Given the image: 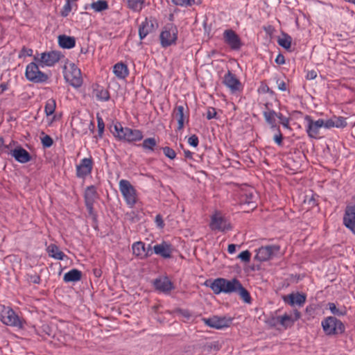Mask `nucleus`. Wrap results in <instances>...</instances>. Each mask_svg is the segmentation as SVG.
I'll return each mask as SVG.
<instances>
[{"label": "nucleus", "mask_w": 355, "mask_h": 355, "mask_svg": "<svg viewBox=\"0 0 355 355\" xmlns=\"http://www.w3.org/2000/svg\"><path fill=\"white\" fill-rule=\"evenodd\" d=\"M93 95L100 101H107L110 99L109 92L103 87L98 86L94 89Z\"/></svg>", "instance_id": "obj_29"}, {"label": "nucleus", "mask_w": 355, "mask_h": 355, "mask_svg": "<svg viewBox=\"0 0 355 355\" xmlns=\"http://www.w3.org/2000/svg\"><path fill=\"white\" fill-rule=\"evenodd\" d=\"M251 254L248 250H245L241 252L238 258H239L241 260L245 262H249L250 260Z\"/></svg>", "instance_id": "obj_45"}, {"label": "nucleus", "mask_w": 355, "mask_h": 355, "mask_svg": "<svg viewBox=\"0 0 355 355\" xmlns=\"http://www.w3.org/2000/svg\"><path fill=\"white\" fill-rule=\"evenodd\" d=\"M132 252L136 257L141 259H144V254H145V244L141 241H137L132 245Z\"/></svg>", "instance_id": "obj_31"}, {"label": "nucleus", "mask_w": 355, "mask_h": 355, "mask_svg": "<svg viewBox=\"0 0 355 355\" xmlns=\"http://www.w3.org/2000/svg\"><path fill=\"white\" fill-rule=\"evenodd\" d=\"M40 277L39 276H34L32 277V282L34 284H40Z\"/></svg>", "instance_id": "obj_61"}, {"label": "nucleus", "mask_w": 355, "mask_h": 355, "mask_svg": "<svg viewBox=\"0 0 355 355\" xmlns=\"http://www.w3.org/2000/svg\"><path fill=\"white\" fill-rule=\"evenodd\" d=\"M53 139L49 135H45L42 139V144L44 148L51 147L53 145Z\"/></svg>", "instance_id": "obj_44"}, {"label": "nucleus", "mask_w": 355, "mask_h": 355, "mask_svg": "<svg viewBox=\"0 0 355 355\" xmlns=\"http://www.w3.org/2000/svg\"><path fill=\"white\" fill-rule=\"evenodd\" d=\"M97 122H98V136L100 137H102L104 128H105V123L103 122V120L101 117L97 116Z\"/></svg>", "instance_id": "obj_48"}, {"label": "nucleus", "mask_w": 355, "mask_h": 355, "mask_svg": "<svg viewBox=\"0 0 355 355\" xmlns=\"http://www.w3.org/2000/svg\"><path fill=\"white\" fill-rule=\"evenodd\" d=\"M113 73L119 79H125L129 74V70L128 66L121 62L114 65Z\"/></svg>", "instance_id": "obj_23"}, {"label": "nucleus", "mask_w": 355, "mask_h": 355, "mask_svg": "<svg viewBox=\"0 0 355 355\" xmlns=\"http://www.w3.org/2000/svg\"><path fill=\"white\" fill-rule=\"evenodd\" d=\"M155 288L163 293H168L173 288V284L166 277L156 279L154 282Z\"/></svg>", "instance_id": "obj_19"}, {"label": "nucleus", "mask_w": 355, "mask_h": 355, "mask_svg": "<svg viewBox=\"0 0 355 355\" xmlns=\"http://www.w3.org/2000/svg\"><path fill=\"white\" fill-rule=\"evenodd\" d=\"M155 223L158 227L163 228L164 223L161 215L158 214L155 216Z\"/></svg>", "instance_id": "obj_53"}, {"label": "nucleus", "mask_w": 355, "mask_h": 355, "mask_svg": "<svg viewBox=\"0 0 355 355\" xmlns=\"http://www.w3.org/2000/svg\"><path fill=\"white\" fill-rule=\"evenodd\" d=\"M163 153L166 157H168L171 159H174L176 157V153L175 150L170 147L166 146L162 148Z\"/></svg>", "instance_id": "obj_41"}, {"label": "nucleus", "mask_w": 355, "mask_h": 355, "mask_svg": "<svg viewBox=\"0 0 355 355\" xmlns=\"http://www.w3.org/2000/svg\"><path fill=\"white\" fill-rule=\"evenodd\" d=\"M275 62L278 64H284L285 63L284 56L282 54H279L275 59Z\"/></svg>", "instance_id": "obj_55"}, {"label": "nucleus", "mask_w": 355, "mask_h": 355, "mask_svg": "<svg viewBox=\"0 0 355 355\" xmlns=\"http://www.w3.org/2000/svg\"><path fill=\"white\" fill-rule=\"evenodd\" d=\"M21 51L28 56L32 55L33 53V50L31 49L23 48Z\"/></svg>", "instance_id": "obj_60"}, {"label": "nucleus", "mask_w": 355, "mask_h": 355, "mask_svg": "<svg viewBox=\"0 0 355 355\" xmlns=\"http://www.w3.org/2000/svg\"><path fill=\"white\" fill-rule=\"evenodd\" d=\"M188 143L189 144V145H191L193 147L198 146V143H199L198 137L196 135H191L188 139Z\"/></svg>", "instance_id": "obj_49"}, {"label": "nucleus", "mask_w": 355, "mask_h": 355, "mask_svg": "<svg viewBox=\"0 0 355 355\" xmlns=\"http://www.w3.org/2000/svg\"><path fill=\"white\" fill-rule=\"evenodd\" d=\"M119 190L126 202L132 208L138 201L137 191L131 183L126 180H121L119 183Z\"/></svg>", "instance_id": "obj_2"}, {"label": "nucleus", "mask_w": 355, "mask_h": 355, "mask_svg": "<svg viewBox=\"0 0 355 355\" xmlns=\"http://www.w3.org/2000/svg\"><path fill=\"white\" fill-rule=\"evenodd\" d=\"M82 277V272L78 269H72L64 275L63 280L65 282H76L80 281Z\"/></svg>", "instance_id": "obj_26"}, {"label": "nucleus", "mask_w": 355, "mask_h": 355, "mask_svg": "<svg viewBox=\"0 0 355 355\" xmlns=\"http://www.w3.org/2000/svg\"><path fill=\"white\" fill-rule=\"evenodd\" d=\"M316 198V195L312 193L310 194H306L303 200V203L305 206H306L307 209H312L318 205Z\"/></svg>", "instance_id": "obj_34"}, {"label": "nucleus", "mask_w": 355, "mask_h": 355, "mask_svg": "<svg viewBox=\"0 0 355 355\" xmlns=\"http://www.w3.org/2000/svg\"><path fill=\"white\" fill-rule=\"evenodd\" d=\"M306 295L297 293H291L287 296L284 297V301L291 306L297 305L299 306H303L306 301Z\"/></svg>", "instance_id": "obj_20"}, {"label": "nucleus", "mask_w": 355, "mask_h": 355, "mask_svg": "<svg viewBox=\"0 0 355 355\" xmlns=\"http://www.w3.org/2000/svg\"><path fill=\"white\" fill-rule=\"evenodd\" d=\"M207 119L210 120L212 119H217V112L216 109L212 107H209L207 111Z\"/></svg>", "instance_id": "obj_47"}, {"label": "nucleus", "mask_w": 355, "mask_h": 355, "mask_svg": "<svg viewBox=\"0 0 355 355\" xmlns=\"http://www.w3.org/2000/svg\"><path fill=\"white\" fill-rule=\"evenodd\" d=\"M65 78L73 87L78 88L82 85L83 78L80 70L74 64L71 65L70 71L65 75Z\"/></svg>", "instance_id": "obj_12"}, {"label": "nucleus", "mask_w": 355, "mask_h": 355, "mask_svg": "<svg viewBox=\"0 0 355 355\" xmlns=\"http://www.w3.org/2000/svg\"><path fill=\"white\" fill-rule=\"evenodd\" d=\"M113 128L114 131L112 132L114 136L120 141H125L130 128L123 127L121 123L116 122L114 124Z\"/></svg>", "instance_id": "obj_21"}, {"label": "nucleus", "mask_w": 355, "mask_h": 355, "mask_svg": "<svg viewBox=\"0 0 355 355\" xmlns=\"http://www.w3.org/2000/svg\"><path fill=\"white\" fill-rule=\"evenodd\" d=\"M58 43L62 48L71 49L75 46L76 41L74 37L63 35L58 37Z\"/></svg>", "instance_id": "obj_27"}, {"label": "nucleus", "mask_w": 355, "mask_h": 355, "mask_svg": "<svg viewBox=\"0 0 355 355\" xmlns=\"http://www.w3.org/2000/svg\"><path fill=\"white\" fill-rule=\"evenodd\" d=\"M227 251L230 254H233L236 251V245L230 244L227 247Z\"/></svg>", "instance_id": "obj_59"}, {"label": "nucleus", "mask_w": 355, "mask_h": 355, "mask_svg": "<svg viewBox=\"0 0 355 355\" xmlns=\"http://www.w3.org/2000/svg\"><path fill=\"white\" fill-rule=\"evenodd\" d=\"M172 3L176 6L188 7L200 4L201 0H172Z\"/></svg>", "instance_id": "obj_35"}, {"label": "nucleus", "mask_w": 355, "mask_h": 355, "mask_svg": "<svg viewBox=\"0 0 355 355\" xmlns=\"http://www.w3.org/2000/svg\"><path fill=\"white\" fill-rule=\"evenodd\" d=\"M6 148H8V146L4 144L3 137H0V153H3Z\"/></svg>", "instance_id": "obj_56"}, {"label": "nucleus", "mask_w": 355, "mask_h": 355, "mask_svg": "<svg viewBox=\"0 0 355 355\" xmlns=\"http://www.w3.org/2000/svg\"><path fill=\"white\" fill-rule=\"evenodd\" d=\"M25 76L28 80L34 83H44L49 79V76L40 70L39 64L35 61L26 66Z\"/></svg>", "instance_id": "obj_3"}, {"label": "nucleus", "mask_w": 355, "mask_h": 355, "mask_svg": "<svg viewBox=\"0 0 355 355\" xmlns=\"http://www.w3.org/2000/svg\"><path fill=\"white\" fill-rule=\"evenodd\" d=\"M60 56L59 52L51 51L37 53L33 59L42 67H52L60 60Z\"/></svg>", "instance_id": "obj_5"}, {"label": "nucleus", "mask_w": 355, "mask_h": 355, "mask_svg": "<svg viewBox=\"0 0 355 355\" xmlns=\"http://www.w3.org/2000/svg\"><path fill=\"white\" fill-rule=\"evenodd\" d=\"M49 255L58 260H63L65 254L59 250V248L55 244H50L47 247Z\"/></svg>", "instance_id": "obj_28"}, {"label": "nucleus", "mask_w": 355, "mask_h": 355, "mask_svg": "<svg viewBox=\"0 0 355 355\" xmlns=\"http://www.w3.org/2000/svg\"><path fill=\"white\" fill-rule=\"evenodd\" d=\"M291 42L292 38L288 35H284L282 38L278 39V44L286 49L291 48Z\"/></svg>", "instance_id": "obj_38"}, {"label": "nucleus", "mask_w": 355, "mask_h": 355, "mask_svg": "<svg viewBox=\"0 0 355 355\" xmlns=\"http://www.w3.org/2000/svg\"><path fill=\"white\" fill-rule=\"evenodd\" d=\"M209 227L212 230L225 232L232 230L230 223L220 214L216 213L212 215Z\"/></svg>", "instance_id": "obj_7"}, {"label": "nucleus", "mask_w": 355, "mask_h": 355, "mask_svg": "<svg viewBox=\"0 0 355 355\" xmlns=\"http://www.w3.org/2000/svg\"><path fill=\"white\" fill-rule=\"evenodd\" d=\"M173 114L175 118L178 121V129L181 130L184 128V121L188 118L184 114V107L182 105H177L173 110Z\"/></svg>", "instance_id": "obj_22"}, {"label": "nucleus", "mask_w": 355, "mask_h": 355, "mask_svg": "<svg viewBox=\"0 0 355 355\" xmlns=\"http://www.w3.org/2000/svg\"><path fill=\"white\" fill-rule=\"evenodd\" d=\"M316 76L317 72L314 70H311L307 72L306 78L308 80H313L316 78Z\"/></svg>", "instance_id": "obj_54"}, {"label": "nucleus", "mask_w": 355, "mask_h": 355, "mask_svg": "<svg viewBox=\"0 0 355 355\" xmlns=\"http://www.w3.org/2000/svg\"><path fill=\"white\" fill-rule=\"evenodd\" d=\"M300 318V313L297 311L295 312V317H293V320H295V322L297 320Z\"/></svg>", "instance_id": "obj_62"}, {"label": "nucleus", "mask_w": 355, "mask_h": 355, "mask_svg": "<svg viewBox=\"0 0 355 355\" xmlns=\"http://www.w3.org/2000/svg\"><path fill=\"white\" fill-rule=\"evenodd\" d=\"M279 251V246L272 245L259 248L257 250L255 259L259 261H266L272 259Z\"/></svg>", "instance_id": "obj_8"}, {"label": "nucleus", "mask_w": 355, "mask_h": 355, "mask_svg": "<svg viewBox=\"0 0 355 355\" xmlns=\"http://www.w3.org/2000/svg\"><path fill=\"white\" fill-rule=\"evenodd\" d=\"M89 7L96 12H100L109 8L108 2L106 0L94 1L89 5Z\"/></svg>", "instance_id": "obj_32"}, {"label": "nucleus", "mask_w": 355, "mask_h": 355, "mask_svg": "<svg viewBox=\"0 0 355 355\" xmlns=\"http://www.w3.org/2000/svg\"><path fill=\"white\" fill-rule=\"evenodd\" d=\"M223 39L225 42L232 50H239L243 45L239 36L232 29H227L224 31Z\"/></svg>", "instance_id": "obj_10"}, {"label": "nucleus", "mask_w": 355, "mask_h": 355, "mask_svg": "<svg viewBox=\"0 0 355 355\" xmlns=\"http://www.w3.org/2000/svg\"><path fill=\"white\" fill-rule=\"evenodd\" d=\"M306 122V132L311 138H317L320 129L322 128L323 119L313 121L311 116L306 115L304 118Z\"/></svg>", "instance_id": "obj_11"}, {"label": "nucleus", "mask_w": 355, "mask_h": 355, "mask_svg": "<svg viewBox=\"0 0 355 355\" xmlns=\"http://www.w3.org/2000/svg\"><path fill=\"white\" fill-rule=\"evenodd\" d=\"M71 11V0H67L66 3L62 8L61 11V15L62 17H67L69 15V12Z\"/></svg>", "instance_id": "obj_43"}, {"label": "nucleus", "mask_w": 355, "mask_h": 355, "mask_svg": "<svg viewBox=\"0 0 355 355\" xmlns=\"http://www.w3.org/2000/svg\"><path fill=\"white\" fill-rule=\"evenodd\" d=\"M268 324L270 327H277L278 324H279V316H277V317H272L271 318H270L268 320Z\"/></svg>", "instance_id": "obj_50"}, {"label": "nucleus", "mask_w": 355, "mask_h": 355, "mask_svg": "<svg viewBox=\"0 0 355 355\" xmlns=\"http://www.w3.org/2000/svg\"><path fill=\"white\" fill-rule=\"evenodd\" d=\"M202 321L206 325L217 329L228 327L232 322L230 319H227L225 317L222 318L218 316H213L209 318H203Z\"/></svg>", "instance_id": "obj_14"}, {"label": "nucleus", "mask_w": 355, "mask_h": 355, "mask_svg": "<svg viewBox=\"0 0 355 355\" xmlns=\"http://www.w3.org/2000/svg\"><path fill=\"white\" fill-rule=\"evenodd\" d=\"M275 129L277 130V133L274 135L273 139L277 145L282 146V139H283L282 134L281 133L279 127Z\"/></svg>", "instance_id": "obj_46"}, {"label": "nucleus", "mask_w": 355, "mask_h": 355, "mask_svg": "<svg viewBox=\"0 0 355 355\" xmlns=\"http://www.w3.org/2000/svg\"><path fill=\"white\" fill-rule=\"evenodd\" d=\"M263 115L266 122L270 125L271 129L279 128L276 123V112L269 107L268 103L265 104Z\"/></svg>", "instance_id": "obj_18"}, {"label": "nucleus", "mask_w": 355, "mask_h": 355, "mask_svg": "<svg viewBox=\"0 0 355 355\" xmlns=\"http://www.w3.org/2000/svg\"><path fill=\"white\" fill-rule=\"evenodd\" d=\"M223 83L232 93L241 90L242 87L240 80L230 71L225 74Z\"/></svg>", "instance_id": "obj_13"}, {"label": "nucleus", "mask_w": 355, "mask_h": 355, "mask_svg": "<svg viewBox=\"0 0 355 355\" xmlns=\"http://www.w3.org/2000/svg\"><path fill=\"white\" fill-rule=\"evenodd\" d=\"M254 195L252 193L249 194V200H246L245 202L250 204L252 202V198H254Z\"/></svg>", "instance_id": "obj_64"}, {"label": "nucleus", "mask_w": 355, "mask_h": 355, "mask_svg": "<svg viewBox=\"0 0 355 355\" xmlns=\"http://www.w3.org/2000/svg\"><path fill=\"white\" fill-rule=\"evenodd\" d=\"M334 125L336 128H344L347 126L345 119L342 116L334 117Z\"/></svg>", "instance_id": "obj_42"}, {"label": "nucleus", "mask_w": 355, "mask_h": 355, "mask_svg": "<svg viewBox=\"0 0 355 355\" xmlns=\"http://www.w3.org/2000/svg\"><path fill=\"white\" fill-rule=\"evenodd\" d=\"M93 162L92 158H84L80 163L76 166V175L78 178H84L92 173Z\"/></svg>", "instance_id": "obj_15"}, {"label": "nucleus", "mask_w": 355, "mask_h": 355, "mask_svg": "<svg viewBox=\"0 0 355 355\" xmlns=\"http://www.w3.org/2000/svg\"><path fill=\"white\" fill-rule=\"evenodd\" d=\"M328 306H329V309L330 311L334 315L340 316V315H344L346 313V311L345 310H340V309H338L334 303H332V302L329 303Z\"/></svg>", "instance_id": "obj_40"}, {"label": "nucleus", "mask_w": 355, "mask_h": 355, "mask_svg": "<svg viewBox=\"0 0 355 355\" xmlns=\"http://www.w3.org/2000/svg\"><path fill=\"white\" fill-rule=\"evenodd\" d=\"M153 28V24L151 21H148L147 19L144 21L139 27V36L140 40H143L146 37V35L152 31Z\"/></svg>", "instance_id": "obj_25"}, {"label": "nucleus", "mask_w": 355, "mask_h": 355, "mask_svg": "<svg viewBox=\"0 0 355 355\" xmlns=\"http://www.w3.org/2000/svg\"><path fill=\"white\" fill-rule=\"evenodd\" d=\"M56 103L55 100L51 98L49 99L45 104L44 112L46 116L52 115L55 110Z\"/></svg>", "instance_id": "obj_37"}, {"label": "nucleus", "mask_w": 355, "mask_h": 355, "mask_svg": "<svg viewBox=\"0 0 355 355\" xmlns=\"http://www.w3.org/2000/svg\"><path fill=\"white\" fill-rule=\"evenodd\" d=\"M285 117L286 116H284L281 112H276V118L279 119V121L282 120V119H284Z\"/></svg>", "instance_id": "obj_63"}, {"label": "nucleus", "mask_w": 355, "mask_h": 355, "mask_svg": "<svg viewBox=\"0 0 355 355\" xmlns=\"http://www.w3.org/2000/svg\"><path fill=\"white\" fill-rule=\"evenodd\" d=\"M144 0H128V6L135 11H139L141 9Z\"/></svg>", "instance_id": "obj_39"}, {"label": "nucleus", "mask_w": 355, "mask_h": 355, "mask_svg": "<svg viewBox=\"0 0 355 355\" xmlns=\"http://www.w3.org/2000/svg\"><path fill=\"white\" fill-rule=\"evenodd\" d=\"M279 322L282 327H283L284 329H287L288 327H291L293 325L295 320H293V316L288 314H284L283 315L279 316Z\"/></svg>", "instance_id": "obj_33"}, {"label": "nucleus", "mask_w": 355, "mask_h": 355, "mask_svg": "<svg viewBox=\"0 0 355 355\" xmlns=\"http://www.w3.org/2000/svg\"><path fill=\"white\" fill-rule=\"evenodd\" d=\"M143 133L141 130L129 128L126 142L132 143L141 141L143 139Z\"/></svg>", "instance_id": "obj_30"}, {"label": "nucleus", "mask_w": 355, "mask_h": 355, "mask_svg": "<svg viewBox=\"0 0 355 355\" xmlns=\"http://www.w3.org/2000/svg\"><path fill=\"white\" fill-rule=\"evenodd\" d=\"M153 254L151 246L149 245L148 248L145 249V254H144V258L148 257L151 256Z\"/></svg>", "instance_id": "obj_57"}, {"label": "nucleus", "mask_w": 355, "mask_h": 355, "mask_svg": "<svg viewBox=\"0 0 355 355\" xmlns=\"http://www.w3.org/2000/svg\"><path fill=\"white\" fill-rule=\"evenodd\" d=\"M12 155L20 163H26L31 160L30 154L22 148L15 149L12 153Z\"/></svg>", "instance_id": "obj_24"}, {"label": "nucleus", "mask_w": 355, "mask_h": 355, "mask_svg": "<svg viewBox=\"0 0 355 355\" xmlns=\"http://www.w3.org/2000/svg\"><path fill=\"white\" fill-rule=\"evenodd\" d=\"M160 42L162 47H168L175 44L178 38V29L173 24L164 27L160 34Z\"/></svg>", "instance_id": "obj_6"}, {"label": "nucleus", "mask_w": 355, "mask_h": 355, "mask_svg": "<svg viewBox=\"0 0 355 355\" xmlns=\"http://www.w3.org/2000/svg\"><path fill=\"white\" fill-rule=\"evenodd\" d=\"M280 123L284 128H289V119L288 118L285 117L284 119H282V120L280 121Z\"/></svg>", "instance_id": "obj_58"}, {"label": "nucleus", "mask_w": 355, "mask_h": 355, "mask_svg": "<svg viewBox=\"0 0 355 355\" xmlns=\"http://www.w3.org/2000/svg\"><path fill=\"white\" fill-rule=\"evenodd\" d=\"M157 146V141L155 138H147L145 139L141 144L142 148L146 150L154 151L155 146Z\"/></svg>", "instance_id": "obj_36"}, {"label": "nucleus", "mask_w": 355, "mask_h": 355, "mask_svg": "<svg viewBox=\"0 0 355 355\" xmlns=\"http://www.w3.org/2000/svg\"><path fill=\"white\" fill-rule=\"evenodd\" d=\"M322 326L327 335L342 334L345 331L343 322L335 317L329 316L322 322Z\"/></svg>", "instance_id": "obj_4"}, {"label": "nucleus", "mask_w": 355, "mask_h": 355, "mask_svg": "<svg viewBox=\"0 0 355 355\" xmlns=\"http://www.w3.org/2000/svg\"><path fill=\"white\" fill-rule=\"evenodd\" d=\"M210 288L215 294H219L220 293H236L245 302H251V297L249 292L236 278H234L231 280H228L224 278L216 279L211 282Z\"/></svg>", "instance_id": "obj_1"}, {"label": "nucleus", "mask_w": 355, "mask_h": 355, "mask_svg": "<svg viewBox=\"0 0 355 355\" xmlns=\"http://www.w3.org/2000/svg\"><path fill=\"white\" fill-rule=\"evenodd\" d=\"M1 320L6 325L21 327V323L18 315L10 308H5L2 311Z\"/></svg>", "instance_id": "obj_9"}, {"label": "nucleus", "mask_w": 355, "mask_h": 355, "mask_svg": "<svg viewBox=\"0 0 355 355\" xmlns=\"http://www.w3.org/2000/svg\"><path fill=\"white\" fill-rule=\"evenodd\" d=\"M276 83L277 85V87L280 91L284 92L287 89L286 84L283 80L277 79Z\"/></svg>", "instance_id": "obj_51"}, {"label": "nucleus", "mask_w": 355, "mask_h": 355, "mask_svg": "<svg viewBox=\"0 0 355 355\" xmlns=\"http://www.w3.org/2000/svg\"><path fill=\"white\" fill-rule=\"evenodd\" d=\"M153 251L156 254H158L164 259H168L171 257L173 247L171 244L163 241L160 244L155 245L153 247Z\"/></svg>", "instance_id": "obj_17"}, {"label": "nucleus", "mask_w": 355, "mask_h": 355, "mask_svg": "<svg viewBox=\"0 0 355 355\" xmlns=\"http://www.w3.org/2000/svg\"><path fill=\"white\" fill-rule=\"evenodd\" d=\"M322 127H324L325 128H328V129L331 128H333V127H335L334 118L329 119L326 120V121H324L323 119Z\"/></svg>", "instance_id": "obj_52"}, {"label": "nucleus", "mask_w": 355, "mask_h": 355, "mask_svg": "<svg viewBox=\"0 0 355 355\" xmlns=\"http://www.w3.org/2000/svg\"><path fill=\"white\" fill-rule=\"evenodd\" d=\"M98 194L94 186L87 187L85 191V205L89 213L93 211L94 203L97 198Z\"/></svg>", "instance_id": "obj_16"}]
</instances>
